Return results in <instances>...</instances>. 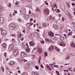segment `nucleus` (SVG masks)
<instances>
[{"label": "nucleus", "instance_id": "obj_14", "mask_svg": "<svg viewBox=\"0 0 75 75\" xmlns=\"http://www.w3.org/2000/svg\"><path fill=\"white\" fill-rule=\"evenodd\" d=\"M46 68L47 69L49 70V71H51V69H52V68H51L48 64L46 65Z\"/></svg>", "mask_w": 75, "mask_h": 75}, {"label": "nucleus", "instance_id": "obj_58", "mask_svg": "<svg viewBox=\"0 0 75 75\" xmlns=\"http://www.w3.org/2000/svg\"><path fill=\"white\" fill-rule=\"evenodd\" d=\"M39 75V74L38 73H35V75Z\"/></svg>", "mask_w": 75, "mask_h": 75}, {"label": "nucleus", "instance_id": "obj_35", "mask_svg": "<svg viewBox=\"0 0 75 75\" xmlns=\"http://www.w3.org/2000/svg\"><path fill=\"white\" fill-rule=\"evenodd\" d=\"M22 75H28V74L26 72H24L23 73Z\"/></svg>", "mask_w": 75, "mask_h": 75}, {"label": "nucleus", "instance_id": "obj_60", "mask_svg": "<svg viewBox=\"0 0 75 75\" xmlns=\"http://www.w3.org/2000/svg\"><path fill=\"white\" fill-rule=\"evenodd\" d=\"M14 13H17V11L16 10L14 11Z\"/></svg>", "mask_w": 75, "mask_h": 75}, {"label": "nucleus", "instance_id": "obj_30", "mask_svg": "<svg viewBox=\"0 0 75 75\" xmlns=\"http://www.w3.org/2000/svg\"><path fill=\"white\" fill-rule=\"evenodd\" d=\"M9 28L11 30H13V29H14V27H13V26H10V25L9 26Z\"/></svg>", "mask_w": 75, "mask_h": 75}, {"label": "nucleus", "instance_id": "obj_43", "mask_svg": "<svg viewBox=\"0 0 75 75\" xmlns=\"http://www.w3.org/2000/svg\"><path fill=\"white\" fill-rule=\"evenodd\" d=\"M22 47L23 48H26V47L25 46V45H22Z\"/></svg>", "mask_w": 75, "mask_h": 75}, {"label": "nucleus", "instance_id": "obj_12", "mask_svg": "<svg viewBox=\"0 0 75 75\" xmlns=\"http://www.w3.org/2000/svg\"><path fill=\"white\" fill-rule=\"evenodd\" d=\"M4 7L2 6H0V16H1V11L3 10Z\"/></svg>", "mask_w": 75, "mask_h": 75}, {"label": "nucleus", "instance_id": "obj_4", "mask_svg": "<svg viewBox=\"0 0 75 75\" xmlns=\"http://www.w3.org/2000/svg\"><path fill=\"white\" fill-rule=\"evenodd\" d=\"M25 8H22L21 9L20 13L21 14L23 15L24 13H25Z\"/></svg>", "mask_w": 75, "mask_h": 75}, {"label": "nucleus", "instance_id": "obj_5", "mask_svg": "<svg viewBox=\"0 0 75 75\" xmlns=\"http://www.w3.org/2000/svg\"><path fill=\"white\" fill-rule=\"evenodd\" d=\"M14 48V45L11 44L9 45L8 47V50L9 51H11L13 50V48Z\"/></svg>", "mask_w": 75, "mask_h": 75}, {"label": "nucleus", "instance_id": "obj_3", "mask_svg": "<svg viewBox=\"0 0 75 75\" xmlns=\"http://www.w3.org/2000/svg\"><path fill=\"white\" fill-rule=\"evenodd\" d=\"M1 34L3 36H5L7 34V31L5 30H2L1 31Z\"/></svg>", "mask_w": 75, "mask_h": 75}, {"label": "nucleus", "instance_id": "obj_11", "mask_svg": "<svg viewBox=\"0 0 75 75\" xmlns=\"http://www.w3.org/2000/svg\"><path fill=\"white\" fill-rule=\"evenodd\" d=\"M59 45H60V46H62V47H65V42H61L60 43Z\"/></svg>", "mask_w": 75, "mask_h": 75}, {"label": "nucleus", "instance_id": "obj_38", "mask_svg": "<svg viewBox=\"0 0 75 75\" xmlns=\"http://www.w3.org/2000/svg\"><path fill=\"white\" fill-rule=\"evenodd\" d=\"M12 26H13V27L14 28H16V27H17L16 24H13V25Z\"/></svg>", "mask_w": 75, "mask_h": 75}, {"label": "nucleus", "instance_id": "obj_64", "mask_svg": "<svg viewBox=\"0 0 75 75\" xmlns=\"http://www.w3.org/2000/svg\"><path fill=\"white\" fill-rule=\"evenodd\" d=\"M17 69H20V67H17Z\"/></svg>", "mask_w": 75, "mask_h": 75}, {"label": "nucleus", "instance_id": "obj_6", "mask_svg": "<svg viewBox=\"0 0 75 75\" xmlns=\"http://www.w3.org/2000/svg\"><path fill=\"white\" fill-rule=\"evenodd\" d=\"M18 52V50L17 49L13 50V54L14 56H16L17 55Z\"/></svg>", "mask_w": 75, "mask_h": 75}, {"label": "nucleus", "instance_id": "obj_59", "mask_svg": "<svg viewBox=\"0 0 75 75\" xmlns=\"http://www.w3.org/2000/svg\"><path fill=\"white\" fill-rule=\"evenodd\" d=\"M41 67L42 68H44V67L43 66V65H41Z\"/></svg>", "mask_w": 75, "mask_h": 75}, {"label": "nucleus", "instance_id": "obj_8", "mask_svg": "<svg viewBox=\"0 0 75 75\" xmlns=\"http://www.w3.org/2000/svg\"><path fill=\"white\" fill-rule=\"evenodd\" d=\"M25 50L26 52L28 53H29L30 52V49L28 47H26Z\"/></svg>", "mask_w": 75, "mask_h": 75}, {"label": "nucleus", "instance_id": "obj_63", "mask_svg": "<svg viewBox=\"0 0 75 75\" xmlns=\"http://www.w3.org/2000/svg\"><path fill=\"white\" fill-rule=\"evenodd\" d=\"M33 19L32 18H31L30 19V21H33Z\"/></svg>", "mask_w": 75, "mask_h": 75}, {"label": "nucleus", "instance_id": "obj_48", "mask_svg": "<svg viewBox=\"0 0 75 75\" xmlns=\"http://www.w3.org/2000/svg\"><path fill=\"white\" fill-rule=\"evenodd\" d=\"M3 5V2L2 1H0V6H1Z\"/></svg>", "mask_w": 75, "mask_h": 75}, {"label": "nucleus", "instance_id": "obj_21", "mask_svg": "<svg viewBox=\"0 0 75 75\" xmlns=\"http://www.w3.org/2000/svg\"><path fill=\"white\" fill-rule=\"evenodd\" d=\"M66 14L67 15H68V16H69V17L71 16V14L68 12V11H66Z\"/></svg>", "mask_w": 75, "mask_h": 75}, {"label": "nucleus", "instance_id": "obj_49", "mask_svg": "<svg viewBox=\"0 0 75 75\" xmlns=\"http://www.w3.org/2000/svg\"><path fill=\"white\" fill-rule=\"evenodd\" d=\"M41 44H44L45 42H44V41L43 40V41H41Z\"/></svg>", "mask_w": 75, "mask_h": 75}, {"label": "nucleus", "instance_id": "obj_45", "mask_svg": "<svg viewBox=\"0 0 75 75\" xmlns=\"http://www.w3.org/2000/svg\"><path fill=\"white\" fill-rule=\"evenodd\" d=\"M16 35L15 34H13L11 35V36L12 37H16Z\"/></svg>", "mask_w": 75, "mask_h": 75}, {"label": "nucleus", "instance_id": "obj_34", "mask_svg": "<svg viewBox=\"0 0 75 75\" xmlns=\"http://www.w3.org/2000/svg\"><path fill=\"white\" fill-rule=\"evenodd\" d=\"M1 69H2L3 72H4V67H1Z\"/></svg>", "mask_w": 75, "mask_h": 75}, {"label": "nucleus", "instance_id": "obj_26", "mask_svg": "<svg viewBox=\"0 0 75 75\" xmlns=\"http://www.w3.org/2000/svg\"><path fill=\"white\" fill-rule=\"evenodd\" d=\"M71 47H72L73 48H75V45H74V43H72L71 45Z\"/></svg>", "mask_w": 75, "mask_h": 75}, {"label": "nucleus", "instance_id": "obj_9", "mask_svg": "<svg viewBox=\"0 0 75 75\" xmlns=\"http://www.w3.org/2000/svg\"><path fill=\"white\" fill-rule=\"evenodd\" d=\"M48 35L50 37H54V33L52 32H50L48 33Z\"/></svg>", "mask_w": 75, "mask_h": 75}, {"label": "nucleus", "instance_id": "obj_18", "mask_svg": "<svg viewBox=\"0 0 75 75\" xmlns=\"http://www.w3.org/2000/svg\"><path fill=\"white\" fill-rule=\"evenodd\" d=\"M53 27L54 29L55 30H57V29H58L59 26L57 25H54L53 26Z\"/></svg>", "mask_w": 75, "mask_h": 75}, {"label": "nucleus", "instance_id": "obj_23", "mask_svg": "<svg viewBox=\"0 0 75 75\" xmlns=\"http://www.w3.org/2000/svg\"><path fill=\"white\" fill-rule=\"evenodd\" d=\"M2 46L4 48H6L7 47V45L5 43H3L2 44Z\"/></svg>", "mask_w": 75, "mask_h": 75}, {"label": "nucleus", "instance_id": "obj_22", "mask_svg": "<svg viewBox=\"0 0 75 75\" xmlns=\"http://www.w3.org/2000/svg\"><path fill=\"white\" fill-rule=\"evenodd\" d=\"M42 26L43 27H46L47 26V24L45 23H42Z\"/></svg>", "mask_w": 75, "mask_h": 75}, {"label": "nucleus", "instance_id": "obj_10", "mask_svg": "<svg viewBox=\"0 0 75 75\" xmlns=\"http://www.w3.org/2000/svg\"><path fill=\"white\" fill-rule=\"evenodd\" d=\"M4 18L1 17L0 18V24H2L4 22Z\"/></svg>", "mask_w": 75, "mask_h": 75}, {"label": "nucleus", "instance_id": "obj_40", "mask_svg": "<svg viewBox=\"0 0 75 75\" xmlns=\"http://www.w3.org/2000/svg\"><path fill=\"white\" fill-rule=\"evenodd\" d=\"M72 32H70L68 34V35H72Z\"/></svg>", "mask_w": 75, "mask_h": 75}, {"label": "nucleus", "instance_id": "obj_15", "mask_svg": "<svg viewBox=\"0 0 75 75\" xmlns=\"http://www.w3.org/2000/svg\"><path fill=\"white\" fill-rule=\"evenodd\" d=\"M29 44H30V45L31 46H34L35 45V43L32 41H31L30 42Z\"/></svg>", "mask_w": 75, "mask_h": 75}, {"label": "nucleus", "instance_id": "obj_33", "mask_svg": "<svg viewBox=\"0 0 75 75\" xmlns=\"http://www.w3.org/2000/svg\"><path fill=\"white\" fill-rule=\"evenodd\" d=\"M55 10L56 12H58V13H60V11L58 9H55Z\"/></svg>", "mask_w": 75, "mask_h": 75}, {"label": "nucleus", "instance_id": "obj_55", "mask_svg": "<svg viewBox=\"0 0 75 75\" xmlns=\"http://www.w3.org/2000/svg\"><path fill=\"white\" fill-rule=\"evenodd\" d=\"M26 46L27 47H28V43H26Z\"/></svg>", "mask_w": 75, "mask_h": 75}, {"label": "nucleus", "instance_id": "obj_29", "mask_svg": "<svg viewBox=\"0 0 75 75\" xmlns=\"http://www.w3.org/2000/svg\"><path fill=\"white\" fill-rule=\"evenodd\" d=\"M64 27V25H62L60 26V30L61 31V30H62V29H63V28Z\"/></svg>", "mask_w": 75, "mask_h": 75}, {"label": "nucleus", "instance_id": "obj_31", "mask_svg": "<svg viewBox=\"0 0 75 75\" xmlns=\"http://www.w3.org/2000/svg\"><path fill=\"white\" fill-rule=\"evenodd\" d=\"M70 59V57H69V56H67V57L66 58V60L68 61L69 60V59Z\"/></svg>", "mask_w": 75, "mask_h": 75}, {"label": "nucleus", "instance_id": "obj_41", "mask_svg": "<svg viewBox=\"0 0 75 75\" xmlns=\"http://www.w3.org/2000/svg\"><path fill=\"white\" fill-rule=\"evenodd\" d=\"M55 48L56 51H59V48H58L57 47H55Z\"/></svg>", "mask_w": 75, "mask_h": 75}, {"label": "nucleus", "instance_id": "obj_20", "mask_svg": "<svg viewBox=\"0 0 75 75\" xmlns=\"http://www.w3.org/2000/svg\"><path fill=\"white\" fill-rule=\"evenodd\" d=\"M24 18H25L26 20H27V19H28V18H29V17H30V16L29 15H25L24 16Z\"/></svg>", "mask_w": 75, "mask_h": 75}, {"label": "nucleus", "instance_id": "obj_28", "mask_svg": "<svg viewBox=\"0 0 75 75\" xmlns=\"http://www.w3.org/2000/svg\"><path fill=\"white\" fill-rule=\"evenodd\" d=\"M62 8L63 11H65V6L64 5L62 7Z\"/></svg>", "mask_w": 75, "mask_h": 75}, {"label": "nucleus", "instance_id": "obj_37", "mask_svg": "<svg viewBox=\"0 0 75 75\" xmlns=\"http://www.w3.org/2000/svg\"><path fill=\"white\" fill-rule=\"evenodd\" d=\"M67 6H68V7L69 8H70V7L71 6H70V4H69V3L67 2Z\"/></svg>", "mask_w": 75, "mask_h": 75}, {"label": "nucleus", "instance_id": "obj_16", "mask_svg": "<svg viewBox=\"0 0 75 75\" xmlns=\"http://www.w3.org/2000/svg\"><path fill=\"white\" fill-rule=\"evenodd\" d=\"M45 40L47 42H51V41H52V40L51 39H49L48 38H46L45 39Z\"/></svg>", "mask_w": 75, "mask_h": 75}, {"label": "nucleus", "instance_id": "obj_13", "mask_svg": "<svg viewBox=\"0 0 75 75\" xmlns=\"http://www.w3.org/2000/svg\"><path fill=\"white\" fill-rule=\"evenodd\" d=\"M38 52L39 54H41L42 52V49L40 47H39L38 48Z\"/></svg>", "mask_w": 75, "mask_h": 75}, {"label": "nucleus", "instance_id": "obj_44", "mask_svg": "<svg viewBox=\"0 0 75 75\" xmlns=\"http://www.w3.org/2000/svg\"><path fill=\"white\" fill-rule=\"evenodd\" d=\"M50 48H51V49H52L51 50H52V51H54V47L53 46H51Z\"/></svg>", "mask_w": 75, "mask_h": 75}, {"label": "nucleus", "instance_id": "obj_52", "mask_svg": "<svg viewBox=\"0 0 75 75\" xmlns=\"http://www.w3.org/2000/svg\"><path fill=\"white\" fill-rule=\"evenodd\" d=\"M7 54V53L6 52H5L4 54V56H5V57H6L7 56H6V55Z\"/></svg>", "mask_w": 75, "mask_h": 75}, {"label": "nucleus", "instance_id": "obj_27", "mask_svg": "<svg viewBox=\"0 0 75 75\" xmlns=\"http://www.w3.org/2000/svg\"><path fill=\"white\" fill-rule=\"evenodd\" d=\"M19 36L18 37V40H21V34L20 33V35H19Z\"/></svg>", "mask_w": 75, "mask_h": 75}, {"label": "nucleus", "instance_id": "obj_54", "mask_svg": "<svg viewBox=\"0 0 75 75\" xmlns=\"http://www.w3.org/2000/svg\"><path fill=\"white\" fill-rule=\"evenodd\" d=\"M28 13L29 14H31V11H29Z\"/></svg>", "mask_w": 75, "mask_h": 75}, {"label": "nucleus", "instance_id": "obj_32", "mask_svg": "<svg viewBox=\"0 0 75 75\" xmlns=\"http://www.w3.org/2000/svg\"><path fill=\"white\" fill-rule=\"evenodd\" d=\"M60 39L61 40H64V37L62 36H61L60 37Z\"/></svg>", "mask_w": 75, "mask_h": 75}, {"label": "nucleus", "instance_id": "obj_25", "mask_svg": "<svg viewBox=\"0 0 75 75\" xmlns=\"http://www.w3.org/2000/svg\"><path fill=\"white\" fill-rule=\"evenodd\" d=\"M50 18L52 20H54L55 19V18L52 17L51 16H50Z\"/></svg>", "mask_w": 75, "mask_h": 75}, {"label": "nucleus", "instance_id": "obj_57", "mask_svg": "<svg viewBox=\"0 0 75 75\" xmlns=\"http://www.w3.org/2000/svg\"><path fill=\"white\" fill-rule=\"evenodd\" d=\"M23 40H24V38H21V41H23Z\"/></svg>", "mask_w": 75, "mask_h": 75}, {"label": "nucleus", "instance_id": "obj_61", "mask_svg": "<svg viewBox=\"0 0 75 75\" xmlns=\"http://www.w3.org/2000/svg\"><path fill=\"white\" fill-rule=\"evenodd\" d=\"M13 16H15V15H16V13L13 12Z\"/></svg>", "mask_w": 75, "mask_h": 75}, {"label": "nucleus", "instance_id": "obj_2", "mask_svg": "<svg viewBox=\"0 0 75 75\" xmlns=\"http://www.w3.org/2000/svg\"><path fill=\"white\" fill-rule=\"evenodd\" d=\"M44 14H45V15H48V14H49V13H50L49 10L48 9H45L44 10Z\"/></svg>", "mask_w": 75, "mask_h": 75}, {"label": "nucleus", "instance_id": "obj_36", "mask_svg": "<svg viewBox=\"0 0 75 75\" xmlns=\"http://www.w3.org/2000/svg\"><path fill=\"white\" fill-rule=\"evenodd\" d=\"M11 41L13 43L14 42L16 41V40L14 39H12Z\"/></svg>", "mask_w": 75, "mask_h": 75}, {"label": "nucleus", "instance_id": "obj_47", "mask_svg": "<svg viewBox=\"0 0 75 75\" xmlns=\"http://www.w3.org/2000/svg\"><path fill=\"white\" fill-rule=\"evenodd\" d=\"M18 20L19 22H21V19L20 18H18Z\"/></svg>", "mask_w": 75, "mask_h": 75}, {"label": "nucleus", "instance_id": "obj_19", "mask_svg": "<svg viewBox=\"0 0 75 75\" xmlns=\"http://www.w3.org/2000/svg\"><path fill=\"white\" fill-rule=\"evenodd\" d=\"M15 62H13V61H12L11 62H10L9 63V65H14V64Z\"/></svg>", "mask_w": 75, "mask_h": 75}, {"label": "nucleus", "instance_id": "obj_17", "mask_svg": "<svg viewBox=\"0 0 75 75\" xmlns=\"http://www.w3.org/2000/svg\"><path fill=\"white\" fill-rule=\"evenodd\" d=\"M35 11L36 12H38L39 13H41V10L38 8H36Z\"/></svg>", "mask_w": 75, "mask_h": 75}, {"label": "nucleus", "instance_id": "obj_62", "mask_svg": "<svg viewBox=\"0 0 75 75\" xmlns=\"http://www.w3.org/2000/svg\"><path fill=\"white\" fill-rule=\"evenodd\" d=\"M23 61L25 62H27V60L26 59H24Z\"/></svg>", "mask_w": 75, "mask_h": 75}, {"label": "nucleus", "instance_id": "obj_51", "mask_svg": "<svg viewBox=\"0 0 75 75\" xmlns=\"http://www.w3.org/2000/svg\"><path fill=\"white\" fill-rule=\"evenodd\" d=\"M48 50H49V51H52V50H52V49H51V47L49 48Z\"/></svg>", "mask_w": 75, "mask_h": 75}, {"label": "nucleus", "instance_id": "obj_50", "mask_svg": "<svg viewBox=\"0 0 75 75\" xmlns=\"http://www.w3.org/2000/svg\"><path fill=\"white\" fill-rule=\"evenodd\" d=\"M18 3H19V2L17 1H16V5H18Z\"/></svg>", "mask_w": 75, "mask_h": 75}, {"label": "nucleus", "instance_id": "obj_39", "mask_svg": "<svg viewBox=\"0 0 75 75\" xmlns=\"http://www.w3.org/2000/svg\"><path fill=\"white\" fill-rule=\"evenodd\" d=\"M47 56H48V54L47 52H45V57H46Z\"/></svg>", "mask_w": 75, "mask_h": 75}, {"label": "nucleus", "instance_id": "obj_42", "mask_svg": "<svg viewBox=\"0 0 75 75\" xmlns=\"http://www.w3.org/2000/svg\"><path fill=\"white\" fill-rule=\"evenodd\" d=\"M30 23H28L27 25V27L28 28L30 27Z\"/></svg>", "mask_w": 75, "mask_h": 75}, {"label": "nucleus", "instance_id": "obj_46", "mask_svg": "<svg viewBox=\"0 0 75 75\" xmlns=\"http://www.w3.org/2000/svg\"><path fill=\"white\" fill-rule=\"evenodd\" d=\"M35 69H39V67L37 66H35Z\"/></svg>", "mask_w": 75, "mask_h": 75}, {"label": "nucleus", "instance_id": "obj_53", "mask_svg": "<svg viewBox=\"0 0 75 75\" xmlns=\"http://www.w3.org/2000/svg\"><path fill=\"white\" fill-rule=\"evenodd\" d=\"M64 17H63L62 18V21H64Z\"/></svg>", "mask_w": 75, "mask_h": 75}, {"label": "nucleus", "instance_id": "obj_1", "mask_svg": "<svg viewBox=\"0 0 75 75\" xmlns=\"http://www.w3.org/2000/svg\"><path fill=\"white\" fill-rule=\"evenodd\" d=\"M21 56L22 58H25L27 57V54L25 52H22L21 54Z\"/></svg>", "mask_w": 75, "mask_h": 75}, {"label": "nucleus", "instance_id": "obj_56", "mask_svg": "<svg viewBox=\"0 0 75 75\" xmlns=\"http://www.w3.org/2000/svg\"><path fill=\"white\" fill-rule=\"evenodd\" d=\"M23 32L25 33V30H23Z\"/></svg>", "mask_w": 75, "mask_h": 75}, {"label": "nucleus", "instance_id": "obj_7", "mask_svg": "<svg viewBox=\"0 0 75 75\" xmlns=\"http://www.w3.org/2000/svg\"><path fill=\"white\" fill-rule=\"evenodd\" d=\"M33 35L37 38L39 37V34L38 33L34 32L33 33Z\"/></svg>", "mask_w": 75, "mask_h": 75}, {"label": "nucleus", "instance_id": "obj_24", "mask_svg": "<svg viewBox=\"0 0 75 75\" xmlns=\"http://www.w3.org/2000/svg\"><path fill=\"white\" fill-rule=\"evenodd\" d=\"M41 57L40 56L39 57V59H38V64H40L41 61Z\"/></svg>", "mask_w": 75, "mask_h": 75}]
</instances>
